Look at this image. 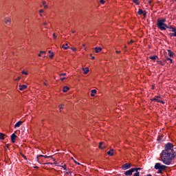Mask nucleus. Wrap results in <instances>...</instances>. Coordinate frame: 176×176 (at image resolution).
I'll return each instance as SVG.
<instances>
[{
	"label": "nucleus",
	"instance_id": "nucleus-35",
	"mask_svg": "<svg viewBox=\"0 0 176 176\" xmlns=\"http://www.w3.org/2000/svg\"><path fill=\"white\" fill-rule=\"evenodd\" d=\"M21 79V77L19 76L17 78L15 79V80L17 82L18 80H20Z\"/></svg>",
	"mask_w": 176,
	"mask_h": 176
},
{
	"label": "nucleus",
	"instance_id": "nucleus-52",
	"mask_svg": "<svg viewBox=\"0 0 176 176\" xmlns=\"http://www.w3.org/2000/svg\"><path fill=\"white\" fill-rule=\"evenodd\" d=\"M45 57H46L45 56H43V58H45Z\"/></svg>",
	"mask_w": 176,
	"mask_h": 176
},
{
	"label": "nucleus",
	"instance_id": "nucleus-13",
	"mask_svg": "<svg viewBox=\"0 0 176 176\" xmlns=\"http://www.w3.org/2000/svg\"><path fill=\"white\" fill-rule=\"evenodd\" d=\"M102 145H104V142H101L98 146L99 149H105L106 146Z\"/></svg>",
	"mask_w": 176,
	"mask_h": 176
},
{
	"label": "nucleus",
	"instance_id": "nucleus-37",
	"mask_svg": "<svg viewBox=\"0 0 176 176\" xmlns=\"http://www.w3.org/2000/svg\"><path fill=\"white\" fill-rule=\"evenodd\" d=\"M60 80H62V81H63V80H65V77L60 78Z\"/></svg>",
	"mask_w": 176,
	"mask_h": 176
},
{
	"label": "nucleus",
	"instance_id": "nucleus-9",
	"mask_svg": "<svg viewBox=\"0 0 176 176\" xmlns=\"http://www.w3.org/2000/svg\"><path fill=\"white\" fill-rule=\"evenodd\" d=\"M96 94H97V90L96 89L91 90V97H95Z\"/></svg>",
	"mask_w": 176,
	"mask_h": 176
},
{
	"label": "nucleus",
	"instance_id": "nucleus-23",
	"mask_svg": "<svg viewBox=\"0 0 176 176\" xmlns=\"http://www.w3.org/2000/svg\"><path fill=\"white\" fill-rule=\"evenodd\" d=\"M63 108H64V104H61L58 106V109L60 112H61V109H63Z\"/></svg>",
	"mask_w": 176,
	"mask_h": 176
},
{
	"label": "nucleus",
	"instance_id": "nucleus-12",
	"mask_svg": "<svg viewBox=\"0 0 176 176\" xmlns=\"http://www.w3.org/2000/svg\"><path fill=\"white\" fill-rule=\"evenodd\" d=\"M21 124H23V122L22 121H19L18 122H16L14 125V129H17V127H20V126H21Z\"/></svg>",
	"mask_w": 176,
	"mask_h": 176
},
{
	"label": "nucleus",
	"instance_id": "nucleus-7",
	"mask_svg": "<svg viewBox=\"0 0 176 176\" xmlns=\"http://www.w3.org/2000/svg\"><path fill=\"white\" fill-rule=\"evenodd\" d=\"M153 101H156V102H161L162 104H164L163 102V100H160V96H156L153 99H152Z\"/></svg>",
	"mask_w": 176,
	"mask_h": 176
},
{
	"label": "nucleus",
	"instance_id": "nucleus-5",
	"mask_svg": "<svg viewBox=\"0 0 176 176\" xmlns=\"http://www.w3.org/2000/svg\"><path fill=\"white\" fill-rule=\"evenodd\" d=\"M4 23L7 25H10L12 24V19L10 17H6L4 19Z\"/></svg>",
	"mask_w": 176,
	"mask_h": 176
},
{
	"label": "nucleus",
	"instance_id": "nucleus-27",
	"mask_svg": "<svg viewBox=\"0 0 176 176\" xmlns=\"http://www.w3.org/2000/svg\"><path fill=\"white\" fill-rule=\"evenodd\" d=\"M136 173L133 175V176H140V172H138V170H135Z\"/></svg>",
	"mask_w": 176,
	"mask_h": 176
},
{
	"label": "nucleus",
	"instance_id": "nucleus-51",
	"mask_svg": "<svg viewBox=\"0 0 176 176\" xmlns=\"http://www.w3.org/2000/svg\"><path fill=\"white\" fill-rule=\"evenodd\" d=\"M143 14H144V16H146V14H145V13L143 12Z\"/></svg>",
	"mask_w": 176,
	"mask_h": 176
},
{
	"label": "nucleus",
	"instance_id": "nucleus-11",
	"mask_svg": "<svg viewBox=\"0 0 176 176\" xmlns=\"http://www.w3.org/2000/svg\"><path fill=\"white\" fill-rule=\"evenodd\" d=\"M27 85H19V90H21V91H23V90H25L27 89Z\"/></svg>",
	"mask_w": 176,
	"mask_h": 176
},
{
	"label": "nucleus",
	"instance_id": "nucleus-24",
	"mask_svg": "<svg viewBox=\"0 0 176 176\" xmlns=\"http://www.w3.org/2000/svg\"><path fill=\"white\" fill-rule=\"evenodd\" d=\"M144 14V11H142L141 9H139L138 12V14Z\"/></svg>",
	"mask_w": 176,
	"mask_h": 176
},
{
	"label": "nucleus",
	"instance_id": "nucleus-4",
	"mask_svg": "<svg viewBox=\"0 0 176 176\" xmlns=\"http://www.w3.org/2000/svg\"><path fill=\"white\" fill-rule=\"evenodd\" d=\"M137 170H141V168H131V169H130V170H126V171L124 173V174H125V175H129V176L133 175V173H134V171H137Z\"/></svg>",
	"mask_w": 176,
	"mask_h": 176
},
{
	"label": "nucleus",
	"instance_id": "nucleus-40",
	"mask_svg": "<svg viewBox=\"0 0 176 176\" xmlns=\"http://www.w3.org/2000/svg\"><path fill=\"white\" fill-rule=\"evenodd\" d=\"M167 60H169V61H170V63H173V59L168 58Z\"/></svg>",
	"mask_w": 176,
	"mask_h": 176
},
{
	"label": "nucleus",
	"instance_id": "nucleus-17",
	"mask_svg": "<svg viewBox=\"0 0 176 176\" xmlns=\"http://www.w3.org/2000/svg\"><path fill=\"white\" fill-rule=\"evenodd\" d=\"M50 54V58H53L54 57V53L52 52V51H48Z\"/></svg>",
	"mask_w": 176,
	"mask_h": 176
},
{
	"label": "nucleus",
	"instance_id": "nucleus-44",
	"mask_svg": "<svg viewBox=\"0 0 176 176\" xmlns=\"http://www.w3.org/2000/svg\"><path fill=\"white\" fill-rule=\"evenodd\" d=\"M38 57H42V54L40 53V54H38Z\"/></svg>",
	"mask_w": 176,
	"mask_h": 176
},
{
	"label": "nucleus",
	"instance_id": "nucleus-2",
	"mask_svg": "<svg viewBox=\"0 0 176 176\" xmlns=\"http://www.w3.org/2000/svg\"><path fill=\"white\" fill-rule=\"evenodd\" d=\"M157 25L159 30H161V31H166V30L168 28V26L167 24H166L165 19H158L157 20Z\"/></svg>",
	"mask_w": 176,
	"mask_h": 176
},
{
	"label": "nucleus",
	"instance_id": "nucleus-46",
	"mask_svg": "<svg viewBox=\"0 0 176 176\" xmlns=\"http://www.w3.org/2000/svg\"><path fill=\"white\" fill-rule=\"evenodd\" d=\"M72 34H75V31H72Z\"/></svg>",
	"mask_w": 176,
	"mask_h": 176
},
{
	"label": "nucleus",
	"instance_id": "nucleus-36",
	"mask_svg": "<svg viewBox=\"0 0 176 176\" xmlns=\"http://www.w3.org/2000/svg\"><path fill=\"white\" fill-rule=\"evenodd\" d=\"M133 42H134V41H133V40H131V41L128 42V45H131V43H133Z\"/></svg>",
	"mask_w": 176,
	"mask_h": 176
},
{
	"label": "nucleus",
	"instance_id": "nucleus-8",
	"mask_svg": "<svg viewBox=\"0 0 176 176\" xmlns=\"http://www.w3.org/2000/svg\"><path fill=\"white\" fill-rule=\"evenodd\" d=\"M16 138H17V135H16V133H13V134L11 135V141H12V142L15 143Z\"/></svg>",
	"mask_w": 176,
	"mask_h": 176
},
{
	"label": "nucleus",
	"instance_id": "nucleus-47",
	"mask_svg": "<svg viewBox=\"0 0 176 176\" xmlns=\"http://www.w3.org/2000/svg\"><path fill=\"white\" fill-rule=\"evenodd\" d=\"M94 58H95L94 56H92L91 60H94Z\"/></svg>",
	"mask_w": 176,
	"mask_h": 176
},
{
	"label": "nucleus",
	"instance_id": "nucleus-42",
	"mask_svg": "<svg viewBox=\"0 0 176 176\" xmlns=\"http://www.w3.org/2000/svg\"><path fill=\"white\" fill-rule=\"evenodd\" d=\"M8 148H9V145L7 144L6 146L5 147L6 149H8Z\"/></svg>",
	"mask_w": 176,
	"mask_h": 176
},
{
	"label": "nucleus",
	"instance_id": "nucleus-19",
	"mask_svg": "<svg viewBox=\"0 0 176 176\" xmlns=\"http://www.w3.org/2000/svg\"><path fill=\"white\" fill-rule=\"evenodd\" d=\"M168 52L169 57H173L174 56V53H173V52H171V50H168Z\"/></svg>",
	"mask_w": 176,
	"mask_h": 176
},
{
	"label": "nucleus",
	"instance_id": "nucleus-16",
	"mask_svg": "<svg viewBox=\"0 0 176 176\" xmlns=\"http://www.w3.org/2000/svg\"><path fill=\"white\" fill-rule=\"evenodd\" d=\"M63 49H65V50H67V49H69V46H68V43H66L65 45H62Z\"/></svg>",
	"mask_w": 176,
	"mask_h": 176
},
{
	"label": "nucleus",
	"instance_id": "nucleus-38",
	"mask_svg": "<svg viewBox=\"0 0 176 176\" xmlns=\"http://www.w3.org/2000/svg\"><path fill=\"white\" fill-rule=\"evenodd\" d=\"M47 25V22H44L43 23L42 25Z\"/></svg>",
	"mask_w": 176,
	"mask_h": 176
},
{
	"label": "nucleus",
	"instance_id": "nucleus-3",
	"mask_svg": "<svg viewBox=\"0 0 176 176\" xmlns=\"http://www.w3.org/2000/svg\"><path fill=\"white\" fill-rule=\"evenodd\" d=\"M154 168H155V170H162L164 171V170L167 168V166H166V165H162L160 163H156Z\"/></svg>",
	"mask_w": 176,
	"mask_h": 176
},
{
	"label": "nucleus",
	"instance_id": "nucleus-6",
	"mask_svg": "<svg viewBox=\"0 0 176 176\" xmlns=\"http://www.w3.org/2000/svg\"><path fill=\"white\" fill-rule=\"evenodd\" d=\"M122 169L123 170H128V168H130L131 167V164L130 163H126L122 165Z\"/></svg>",
	"mask_w": 176,
	"mask_h": 176
},
{
	"label": "nucleus",
	"instance_id": "nucleus-32",
	"mask_svg": "<svg viewBox=\"0 0 176 176\" xmlns=\"http://www.w3.org/2000/svg\"><path fill=\"white\" fill-rule=\"evenodd\" d=\"M41 54H46V52L45 51H40Z\"/></svg>",
	"mask_w": 176,
	"mask_h": 176
},
{
	"label": "nucleus",
	"instance_id": "nucleus-45",
	"mask_svg": "<svg viewBox=\"0 0 176 176\" xmlns=\"http://www.w3.org/2000/svg\"><path fill=\"white\" fill-rule=\"evenodd\" d=\"M44 8H47V5H45H45H44Z\"/></svg>",
	"mask_w": 176,
	"mask_h": 176
},
{
	"label": "nucleus",
	"instance_id": "nucleus-33",
	"mask_svg": "<svg viewBox=\"0 0 176 176\" xmlns=\"http://www.w3.org/2000/svg\"><path fill=\"white\" fill-rule=\"evenodd\" d=\"M53 38L56 39L57 38V36L56 35V33L53 34Z\"/></svg>",
	"mask_w": 176,
	"mask_h": 176
},
{
	"label": "nucleus",
	"instance_id": "nucleus-55",
	"mask_svg": "<svg viewBox=\"0 0 176 176\" xmlns=\"http://www.w3.org/2000/svg\"><path fill=\"white\" fill-rule=\"evenodd\" d=\"M90 56H92V54H90Z\"/></svg>",
	"mask_w": 176,
	"mask_h": 176
},
{
	"label": "nucleus",
	"instance_id": "nucleus-31",
	"mask_svg": "<svg viewBox=\"0 0 176 176\" xmlns=\"http://www.w3.org/2000/svg\"><path fill=\"white\" fill-rule=\"evenodd\" d=\"M100 3H102V5H104V3H105V1L104 0H100Z\"/></svg>",
	"mask_w": 176,
	"mask_h": 176
},
{
	"label": "nucleus",
	"instance_id": "nucleus-15",
	"mask_svg": "<svg viewBox=\"0 0 176 176\" xmlns=\"http://www.w3.org/2000/svg\"><path fill=\"white\" fill-rule=\"evenodd\" d=\"M107 155H109V156H113V149H110L107 152Z\"/></svg>",
	"mask_w": 176,
	"mask_h": 176
},
{
	"label": "nucleus",
	"instance_id": "nucleus-34",
	"mask_svg": "<svg viewBox=\"0 0 176 176\" xmlns=\"http://www.w3.org/2000/svg\"><path fill=\"white\" fill-rule=\"evenodd\" d=\"M65 75H67V74L63 73V74H60L59 75V76H65Z\"/></svg>",
	"mask_w": 176,
	"mask_h": 176
},
{
	"label": "nucleus",
	"instance_id": "nucleus-10",
	"mask_svg": "<svg viewBox=\"0 0 176 176\" xmlns=\"http://www.w3.org/2000/svg\"><path fill=\"white\" fill-rule=\"evenodd\" d=\"M82 70L83 71L85 75H87V74H89V67H82Z\"/></svg>",
	"mask_w": 176,
	"mask_h": 176
},
{
	"label": "nucleus",
	"instance_id": "nucleus-20",
	"mask_svg": "<svg viewBox=\"0 0 176 176\" xmlns=\"http://www.w3.org/2000/svg\"><path fill=\"white\" fill-rule=\"evenodd\" d=\"M69 90V87H64L63 89V93H67V91H68Z\"/></svg>",
	"mask_w": 176,
	"mask_h": 176
},
{
	"label": "nucleus",
	"instance_id": "nucleus-25",
	"mask_svg": "<svg viewBox=\"0 0 176 176\" xmlns=\"http://www.w3.org/2000/svg\"><path fill=\"white\" fill-rule=\"evenodd\" d=\"M38 13L40 14L41 17H42V16H43L42 13H45V11L43 10H40L38 11Z\"/></svg>",
	"mask_w": 176,
	"mask_h": 176
},
{
	"label": "nucleus",
	"instance_id": "nucleus-30",
	"mask_svg": "<svg viewBox=\"0 0 176 176\" xmlns=\"http://www.w3.org/2000/svg\"><path fill=\"white\" fill-rule=\"evenodd\" d=\"M163 170L158 169V174H162Z\"/></svg>",
	"mask_w": 176,
	"mask_h": 176
},
{
	"label": "nucleus",
	"instance_id": "nucleus-41",
	"mask_svg": "<svg viewBox=\"0 0 176 176\" xmlns=\"http://www.w3.org/2000/svg\"><path fill=\"white\" fill-rule=\"evenodd\" d=\"M116 53H117V54H119V53H120V51L117 50L116 51Z\"/></svg>",
	"mask_w": 176,
	"mask_h": 176
},
{
	"label": "nucleus",
	"instance_id": "nucleus-54",
	"mask_svg": "<svg viewBox=\"0 0 176 176\" xmlns=\"http://www.w3.org/2000/svg\"><path fill=\"white\" fill-rule=\"evenodd\" d=\"M85 50H86V47H85Z\"/></svg>",
	"mask_w": 176,
	"mask_h": 176
},
{
	"label": "nucleus",
	"instance_id": "nucleus-18",
	"mask_svg": "<svg viewBox=\"0 0 176 176\" xmlns=\"http://www.w3.org/2000/svg\"><path fill=\"white\" fill-rule=\"evenodd\" d=\"M37 157H38V158H39V157H45V159H49V157H52V156H47V155H38Z\"/></svg>",
	"mask_w": 176,
	"mask_h": 176
},
{
	"label": "nucleus",
	"instance_id": "nucleus-28",
	"mask_svg": "<svg viewBox=\"0 0 176 176\" xmlns=\"http://www.w3.org/2000/svg\"><path fill=\"white\" fill-rule=\"evenodd\" d=\"M133 2L136 5H140V1H138V0H133Z\"/></svg>",
	"mask_w": 176,
	"mask_h": 176
},
{
	"label": "nucleus",
	"instance_id": "nucleus-50",
	"mask_svg": "<svg viewBox=\"0 0 176 176\" xmlns=\"http://www.w3.org/2000/svg\"><path fill=\"white\" fill-rule=\"evenodd\" d=\"M44 85H45V86H47V85L46 84V82H44Z\"/></svg>",
	"mask_w": 176,
	"mask_h": 176
},
{
	"label": "nucleus",
	"instance_id": "nucleus-21",
	"mask_svg": "<svg viewBox=\"0 0 176 176\" xmlns=\"http://www.w3.org/2000/svg\"><path fill=\"white\" fill-rule=\"evenodd\" d=\"M5 134L0 133V140H5Z\"/></svg>",
	"mask_w": 176,
	"mask_h": 176
},
{
	"label": "nucleus",
	"instance_id": "nucleus-39",
	"mask_svg": "<svg viewBox=\"0 0 176 176\" xmlns=\"http://www.w3.org/2000/svg\"><path fill=\"white\" fill-rule=\"evenodd\" d=\"M72 50H73V52H76V48H71Z\"/></svg>",
	"mask_w": 176,
	"mask_h": 176
},
{
	"label": "nucleus",
	"instance_id": "nucleus-49",
	"mask_svg": "<svg viewBox=\"0 0 176 176\" xmlns=\"http://www.w3.org/2000/svg\"><path fill=\"white\" fill-rule=\"evenodd\" d=\"M158 63H159L160 64H162V61H158Z\"/></svg>",
	"mask_w": 176,
	"mask_h": 176
},
{
	"label": "nucleus",
	"instance_id": "nucleus-48",
	"mask_svg": "<svg viewBox=\"0 0 176 176\" xmlns=\"http://www.w3.org/2000/svg\"><path fill=\"white\" fill-rule=\"evenodd\" d=\"M82 46H83V47H85L86 45L83 44Z\"/></svg>",
	"mask_w": 176,
	"mask_h": 176
},
{
	"label": "nucleus",
	"instance_id": "nucleus-29",
	"mask_svg": "<svg viewBox=\"0 0 176 176\" xmlns=\"http://www.w3.org/2000/svg\"><path fill=\"white\" fill-rule=\"evenodd\" d=\"M72 160L74 162V163H76V164H78V166L80 165V164L78 162H76V160H75V159H74V157H72Z\"/></svg>",
	"mask_w": 176,
	"mask_h": 176
},
{
	"label": "nucleus",
	"instance_id": "nucleus-43",
	"mask_svg": "<svg viewBox=\"0 0 176 176\" xmlns=\"http://www.w3.org/2000/svg\"><path fill=\"white\" fill-rule=\"evenodd\" d=\"M43 5H46V1H43Z\"/></svg>",
	"mask_w": 176,
	"mask_h": 176
},
{
	"label": "nucleus",
	"instance_id": "nucleus-14",
	"mask_svg": "<svg viewBox=\"0 0 176 176\" xmlns=\"http://www.w3.org/2000/svg\"><path fill=\"white\" fill-rule=\"evenodd\" d=\"M94 50H95L96 53H100V52H102V48L101 47H95Z\"/></svg>",
	"mask_w": 176,
	"mask_h": 176
},
{
	"label": "nucleus",
	"instance_id": "nucleus-1",
	"mask_svg": "<svg viewBox=\"0 0 176 176\" xmlns=\"http://www.w3.org/2000/svg\"><path fill=\"white\" fill-rule=\"evenodd\" d=\"M160 157L162 163L170 166L173 160L175 159V151H174V145L171 143H167L164 146V149L160 153Z\"/></svg>",
	"mask_w": 176,
	"mask_h": 176
},
{
	"label": "nucleus",
	"instance_id": "nucleus-22",
	"mask_svg": "<svg viewBox=\"0 0 176 176\" xmlns=\"http://www.w3.org/2000/svg\"><path fill=\"white\" fill-rule=\"evenodd\" d=\"M149 58L155 61V60H156V58H157V56H150Z\"/></svg>",
	"mask_w": 176,
	"mask_h": 176
},
{
	"label": "nucleus",
	"instance_id": "nucleus-26",
	"mask_svg": "<svg viewBox=\"0 0 176 176\" xmlns=\"http://www.w3.org/2000/svg\"><path fill=\"white\" fill-rule=\"evenodd\" d=\"M21 74H22V75H26L27 76V75H28V72L23 70V71L21 72Z\"/></svg>",
	"mask_w": 176,
	"mask_h": 176
},
{
	"label": "nucleus",
	"instance_id": "nucleus-53",
	"mask_svg": "<svg viewBox=\"0 0 176 176\" xmlns=\"http://www.w3.org/2000/svg\"><path fill=\"white\" fill-rule=\"evenodd\" d=\"M124 47L126 48V47H127V46H126V45H125V47Z\"/></svg>",
	"mask_w": 176,
	"mask_h": 176
}]
</instances>
